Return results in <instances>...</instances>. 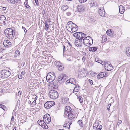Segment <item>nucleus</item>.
Wrapping results in <instances>:
<instances>
[{
    "label": "nucleus",
    "instance_id": "f257e3e1",
    "mask_svg": "<svg viewBox=\"0 0 130 130\" xmlns=\"http://www.w3.org/2000/svg\"><path fill=\"white\" fill-rule=\"evenodd\" d=\"M71 107L69 106H67L65 107V115L68 117L69 119L72 120L75 119V113L72 112Z\"/></svg>",
    "mask_w": 130,
    "mask_h": 130
},
{
    "label": "nucleus",
    "instance_id": "f03ea898",
    "mask_svg": "<svg viewBox=\"0 0 130 130\" xmlns=\"http://www.w3.org/2000/svg\"><path fill=\"white\" fill-rule=\"evenodd\" d=\"M66 27L68 31L71 32L76 31L78 29L77 26L71 21H69L67 24Z\"/></svg>",
    "mask_w": 130,
    "mask_h": 130
},
{
    "label": "nucleus",
    "instance_id": "7ed1b4c3",
    "mask_svg": "<svg viewBox=\"0 0 130 130\" xmlns=\"http://www.w3.org/2000/svg\"><path fill=\"white\" fill-rule=\"evenodd\" d=\"M14 30L11 28H9L6 29L4 31V32L8 38L9 39H12L14 37L15 35Z\"/></svg>",
    "mask_w": 130,
    "mask_h": 130
},
{
    "label": "nucleus",
    "instance_id": "20e7f679",
    "mask_svg": "<svg viewBox=\"0 0 130 130\" xmlns=\"http://www.w3.org/2000/svg\"><path fill=\"white\" fill-rule=\"evenodd\" d=\"M10 72L8 70H3L0 71V78L2 79L6 78L10 76Z\"/></svg>",
    "mask_w": 130,
    "mask_h": 130
},
{
    "label": "nucleus",
    "instance_id": "39448f33",
    "mask_svg": "<svg viewBox=\"0 0 130 130\" xmlns=\"http://www.w3.org/2000/svg\"><path fill=\"white\" fill-rule=\"evenodd\" d=\"M83 43L87 46H90L93 44V40L92 38L90 36H87L83 40Z\"/></svg>",
    "mask_w": 130,
    "mask_h": 130
},
{
    "label": "nucleus",
    "instance_id": "423d86ee",
    "mask_svg": "<svg viewBox=\"0 0 130 130\" xmlns=\"http://www.w3.org/2000/svg\"><path fill=\"white\" fill-rule=\"evenodd\" d=\"M56 77L55 74L53 72L48 73L46 77L47 81L49 83L52 82L55 79Z\"/></svg>",
    "mask_w": 130,
    "mask_h": 130
},
{
    "label": "nucleus",
    "instance_id": "0eeeda50",
    "mask_svg": "<svg viewBox=\"0 0 130 130\" xmlns=\"http://www.w3.org/2000/svg\"><path fill=\"white\" fill-rule=\"evenodd\" d=\"M49 95L51 98L56 99L58 96V94L57 91L54 90H50L49 92Z\"/></svg>",
    "mask_w": 130,
    "mask_h": 130
},
{
    "label": "nucleus",
    "instance_id": "6e6552de",
    "mask_svg": "<svg viewBox=\"0 0 130 130\" xmlns=\"http://www.w3.org/2000/svg\"><path fill=\"white\" fill-rule=\"evenodd\" d=\"M85 69L83 68V69H80L79 68V72L78 73V77L80 78H81L84 77H86L85 74Z\"/></svg>",
    "mask_w": 130,
    "mask_h": 130
},
{
    "label": "nucleus",
    "instance_id": "1a4fd4ad",
    "mask_svg": "<svg viewBox=\"0 0 130 130\" xmlns=\"http://www.w3.org/2000/svg\"><path fill=\"white\" fill-rule=\"evenodd\" d=\"M66 78V75L64 74H61L59 77L58 81L60 84L64 82Z\"/></svg>",
    "mask_w": 130,
    "mask_h": 130
},
{
    "label": "nucleus",
    "instance_id": "9d476101",
    "mask_svg": "<svg viewBox=\"0 0 130 130\" xmlns=\"http://www.w3.org/2000/svg\"><path fill=\"white\" fill-rule=\"evenodd\" d=\"M55 104L54 101H48L47 102L44 104V107L47 109L50 108L51 106H53Z\"/></svg>",
    "mask_w": 130,
    "mask_h": 130
},
{
    "label": "nucleus",
    "instance_id": "9b49d317",
    "mask_svg": "<svg viewBox=\"0 0 130 130\" xmlns=\"http://www.w3.org/2000/svg\"><path fill=\"white\" fill-rule=\"evenodd\" d=\"M43 120L44 121L47 123L49 124L51 122V119L50 115L48 114L45 115L43 117Z\"/></svg>",
    "mask_w": 130,
    "mask_h": 130
},
{
    "label": "nucleus",
    "instance_id": "f8f14e48",
    "mask_svg": "<svg viewBox=\"0 0 130 130\" xmlns=\"http://www.w3.org/2000/svg\"><path fill=\"white\" fill-rule=\"evenodd\" d=\"M83 43V41L80 38H78L76 40H75L74 44L77 47H80Z\"/></svg>",
    "mask_w": 130,
    "mask_h": 130
},
{
    "label": "nucleus",
    "instance_id": "ddd939ff",
    "mask_svg": "<svg viewBox=\"0 0 130 130\" xmlns=\"http://www.w3.org/2000/svg\"><path fill=\"white\" fill-rule=\"evenodd\" d=\"M6 21L5 17L3 15L0 16V23L2 24H6Z\"/></svg>",
    "mask_w": 130,
    "mask_h": 130
},
{
    "label": "nucleus",
    "instance_id": "4468645a",
    "mask_svg": "<svg viewBox=\"0 0 130 130\" xmlns=\"http://www.w3.org/2000/svg\"><path fill=\"white\" fill-rule=\"evenodd\" d=\"M11 43L10 41L7 40H5L3 42L4 46L7 48L10 47L11 46Z\"/></svg>",
    "mask_w": 130,
    "mask_h": 130
},
{
    "label": "nucleus",
    "instance_id": "2eb2a0df",
    "mask_svg": "<svg viewBox=\"0 0 130 130\" xmlns=\"http://www.w3.org/2000/svg\"><path fill=\"white\" fill-rule=\"evenodd\" d=\"M106 72H103L99 73L97 76L98 79H100L106 76Z\"/></svg>",
    "mask_w": 130,
    "mask_h": 130
},
{
    "label": "nucleus",
    "instance_id": "dca6fc26",
    "mask_svg": "<svg viewBox=\"0 0 130 130\" xmlns=\"http://www.w3.org/2000/svg\"><path fill=\"white\" fill-rule=\"evenodd\" d=\"M99 14L100 16L103 17L105 15V12L103 7H100L98 11Z\"/></svg>",
    "mask_w": 130,
    "mask_h": 130
},
{
    "label": "nucleus",
    "instance_id": "f3484780",
    "mask_svg": "<svg viewBox=\"0 0 130 130\" xmlns=\"http://www.w3.org/2000/svg\"><path fill=\"white\" fill-rule=\"evenodd\" d=\"M119 12L121 14L124 13L125 10V8L122 6L120 5L119 6Z\"/></svg>",
    "mask_w": 130,
    "mask_h": 130
},
{
    "label": "nucleus",
    "instance_id": "a211bd4d",
    "mask_svg": "<svg viewBox=\"0 0 130 130\" xmlns=\"http://www.w3.org/2000/svg\"><path fill=\"white\" fill-rule=\"evenodd\" d=\"M105 69L107 71H110L113 69V66H104Z\"/></svg>",
    "mask_w": 130,
    "mask_h": 130
},
{
    "label": "nucleus",
    "instance_id": "6ab92c4d",
    "mask_svg": "<svg viewBox=\"0 0 130 130\" xmlns=\"http://www.w3.org/2000/svg\"><path fill=\"white\" fill-rule=\"evenodd\" d=\"M80 34H79V36H80V39H81L82 40L83 39H83H85L86 38V37H87V36H86V35L84 33L80 32Z\"/></svg>",
    "mask_w": 130,
    "mask_h": 130
},
{
    "label": "nucleus",
    "instance_id": "aec40b11",
    "mask_svg": "<svg viewBox=\"0 0 130 130\" xmlns=\"http://www.w3.org/2000/svg\"><path fill=\"white\" fill-rule=\"evenodd\" d=\"M69 82H70V83L75 85L76 84V80L74 78H70L69 79Z\"/></svg>",
    "mask_w": 130,
    "mask_h": 130
},
{
    "label": "nucleus",
    "instance_id": "412c9836",
    "mask_svg": "<svg viewBox=\"0 0 130 130\" xmlns=\"http://www.w3.org/2000/svg\"><path fill=\"white\" fill-rule=\"evenodd\" d=\"M77 9L79 12H81L83 11L84 10V8L82 6L78 5L77 8Z\"/></svg>",
    "mask_w": 130,
    "mask_h": 130
},
{
    "label": "nucleus",
    "instance_id": "4be33fe9",
    "mask_svg": "<svg viewBox=\"0 0 130 130\" xmlns=\"http://www.w3.org/2000/svg\"><path fill=\"white\" fill-rule=\"evenodd\" d=\"M20 0H8V2L12 4H14L19 2Z\"/></svg>",
    "mask_w": 130,
    "mask_h": 130
},
{
    "label": "nucleus",
    "instance_id": "5701e85b",
    "mask_svg": "<svg viewBox=\"0 0 130 130\" xmlns=\"http://www.w3.org/2000/svg\"><path fill=\"white\" fill-rule=\"evenodd\" d=\"M80 33L79 32H77L74 33L73 34V35L75 37H76L77 38V39L78 38H80V36H79Z\"/></svg>",
    "mask_w": 130,
    "mask_h": 130
},
{
    "label": "nucleus",
    "instance_id": "b1692460",
    "mask_svg": "<svg viewBox=\"0 0 130 130\" xmlns=\"http://www.w3.org/2000/svg\"><path fill=\"white\" fill-rule=\"evenodd\" d=\"M97 48L95 47H89V50L90 51L95 52L97 50Z\"/></svg>",
    "mask_w": 130,
    "mask_h": 130
},
{
    "label": "nucleus",
    "instance_id": "393cba45",
    "mask_svg": "<svg viewBox=\"0 0 130 130\" xmlns=\"http://www.w3.org/2000/svg\"><path fill=\"white\" fill-rule=\"evenodd\" d=\"M57 68H58L59 70L60 71L63 70L64 68L63 66H57Z\"/></svg>",
    "mask_w": 130,
    "mask_h": 130
},
{
    "label": "nucleus",
    "instance_id": "a878e982",
    "mask_svg": "<svg viewBox=\"0 0 130 130\" xmlns=\"http://www.w3.org/2000/svg\"><path fill=\"white\" fill-rule=\"evenodd\" d=\"M68 8V6L66 5H63L61 7L62 10L63 11H65Z\"/></svg>",
    "mask_w": 130,
    "mask_h": 130
},
{
    "label": "nucleus",
    "instance_id": "bb28decb",
    "mask_svg": "<svg viewBox=\"0 0 130 130\" xmlns=\"http://www.w3.org/2000/svg\"><path fill=\"white\" fill-rule=\"evenodd\" d=\"M77 123L79 125L80 127H83V124L82 122V120H80L78 121Z\"/></svg>",
    "mask_w": 130,
    "mask_h": 130
},
{
    "label": "nucleus",
    "instance_id": "cd10ccee",
    "mask_svg": "<svg viewBox=\"0 0 130 130\" xmlns=\"http://www.w3.org/2000/svg\"><path fill=\"white\" fill-rule=\"evenodd\" d=\"M28 0H26L24 3V4L25 5V7L27 8H30V7L29 5L28 4Z\"/></svg>",
    "mask_w": 130,
    "mask_h": 130
},
{
    "label": "nucleus",
    "instance_id": "c85d7f7f",
    "mask_svg": "<svg viewBox=\"0 0 130 130\" xmlns=\"http://www.w3.org/2000/svg\"><path fill=\"white\" fill-rule=\"evenodd\" d=\"M126 52L127 56H130V48L126 49Z\"/></svg>",
    "mask_w": 130,
    "mask_h": 130
},
{
    "label": "nucleus",
    "instance_id": "c756f323",
    "mask_svg": "<svg viewBox=\"0 0 130 130\" xmlns=\"http://www.w3.org/2000/svg\"><path fill=\"white\" fill-rule=\"evenodd\" d=\"M45 27L46 28L45 30L46 31H47L48 30V29H49V26L48 24L47 23V21H45L44 22Z\"/></svg>",
    "mask_w": 130,
    "mask_h": 130
},
{
    "label": "nucleus",
    "instance_id": "7c9ffc66",
    "mask_svg": "<svg viewBox=\"0 0 130 130\" xmlns=\"http://www.w3.org/2000/svg\"><path fill=\"white\" fill-rule=\"evenodd\" d=\"M106 33L107 34L109 35L110 36H113V35L112 34V32L110 30H108L106 31Z\"/></svg>",
    "mask_w": 130,
    "mask_h": 130
},
{
    "label": "nucleus",
    "instance_id": "2f4dec72",
    "mask_svg": "<svg viewBox=\"0 0 130 130\" xmlns=\"http://www.w3.org/2000/svg\"><path fill=\"white\" fill-rule=\"evenodd\" d=\"M41 126L45 129H47L48 128V126L46 125V123H44L43 125H42Z\"/></svg>",
    "mask_w": 130,
    "mask_h": 130
},
{
    "label": "nucleus",
    "instance_id": "473e14b6",
    "mask_svg": "<svg viewBox=\"0 0 130 130\" xmlns=\"http://www.w3.org/2000/svg\"><path fill=\"white\" fill-rule=\"evenodd\" d=\"M91 4H92V5L93 6H99L97 4V3L95 1L92 2Z\"/></svg>",
    "mask_w": 130,
    "mask_h": 130
},
{
    "label": "nucleus",
    "instance_id": "72a5a7b5",
    "mask_svg": "<svg viewBox=\"0 0 130 130\" xmlns=\"http://www.w3.org/2000/svg\"><path fill=\"white\" fill-rule=\"evenodd\" d=\"M75 87L76 88V91L79 90H80V86H79L78 84H76L75 85Z\"/></svg>",
    "mask_w": 130,
    "mask_h": 130
},
{
    "label": "nucleus",
    "instance_id": "f704fd0d",
    "mask_svg": "<svg viewBox=\"0 0 130 130\" xmlns=\"http://www.w3.org/2000/svg\"><path fill=\"white\" fill-rule=\"evenodd\" d=\"M78 98L79 99L80 103H82L83 102V98L81 96H78Z\"/></svg>",
    "mask_w": 130,
    "mask_h": 130
},
{
    "label": "nucleus",
    "instance_id": "c9c22d12",
    "mask_svg": "<svg viewBox=\"0 0 130 130\" xmlns=\"http://www.w3.org/2000/svg\"><path fill=\"white\" fill-rule=\"evenodd\" d=\"M89 73L91 76L92 77H93L95 75V73L93 71H90L89 72Z\"/></svg>",
    "mask_w": 130,
    "mask_h": 130
},
{
    "label": "nucleus",
    "instance_id": "e433bc0d",
    "mask_svg": "<svg viewBox=\"0 0 130 130\" xmlns=\"http://www.w3.org/2000/svg\"><path fill=\"white\" fill-rule=\"evenodd\" d=\"M37 98L38 97L37 96H36L35 99V100L32 103V105H34L36 104L35 103L37 99Z\"/></svg>",
    "mask_w": 130,
    "mask_h": 130
},
{
    "label": "nucleus",
    "instance_id": "4c0bfd02",
    "mask_svg": "<svg viewBox=\"0 0 130 130\" xmlns=\"http://www.w3.org/2000/svg\"><path fill=\"white\" fill-rule=\"evenodd\" d=\"M97 62L99 63L100 64H101L102 65H105L106 64L105 63H104V62H103L102 61L100 60H99V61H98Z\"/></svg>",
    "mask_w": 130,
    "mask_h": 130
},
{
    "label": "nucleus",
    "instance_id": "58836bf2",
    "mask_svg": "<svg viewBox=\"0 0 130 130\" xmlns=\"http://www.w3.org/2000/svg\"><path fill=\"white\" fill-rule=\"evenodd\" d=\"M97 130H101L102 128V126L100 125L99 124L97 127Z\"/></svg>",
    "mask_w": 130,
    "mask_h": 130
},
{
    "label": "nucleus",
    "instance_id": "ea45409f",
    "mask_svg": "<svg viewBox=\"0 0 130 130\" xmlns=\"http://www.w3.org/2000/svg\"><path fill=\"white\" fill-rule=\"evenodd\" d=\"M55 65H59L61 64V63L59 61H56L54 63Z\"/></svg>",
    "mask_w": 130,
    "mask_h": 130
},
{
    "label": "nucleus",
    "instance_id": "a19ab883",
    "mask_svg": "<svg viewBox=\"0 0 130 130\" xmlns=\"http://www.w3.org/2000/svg\"><path fill=\"white\" fill-rule=\"evenodd\" d=\"M0 107L2 109L4 110H5V108H6V106L0 104Z\"/></svg>",
    "mask_w": 130,
    "mask_h": 130
},
{
    "label": "nucleus",
    "instance_id": "79ce46f5",
    "mask_svg": "<svg viewBox=\"0 0 130 130\" xmlns=\"http://www.w3.org/2000/svg\"><path fill=\"white\" fill-rule=\"evenodd\" d=\"M42 120H39L38 121L37 123L38 124L41 126V122H42Z\"/></svg>",
    "mask_w": 130,
    "mask_h": 130
},
{
    "label": "nucleus",
    "instance_id": "37998d69",
    "mask_svg": "<svg viewBox=\"0 0 130 130\" xmlns=\"http://www.w3.org/2000/svg\"><path fill=\"white\" fill-rule=\"evenodd\" d=\"M111 105L110 104H109L107 106V108L108 109V111H109L110 110V107Z\"/></svg>",
    "mask_w": 130,
    "mask_h": 130
},
{
    "label": "nucleus",
    "instance_id": "c03bdc74",
    "mask_svg": "<svg viewBox=\"0 0 130 130\" xmlns=\"http://www.w3.org/2000/svg\"><path fill=\"white\" fill-rule=\"evenodd\" d=\"M79 2L81 3H84L86 2L87 0H79Z\"/></svg>",
    "mask_w": 130,
    "mask_h": 130
},
{
    "label": "nucleus",
    "instance_id": "a18cd8bd",
    "mask_svg": "<svg viewBox=\"0 0 130 130\" xmlns=\"http://www.w3.org/2000/svg\"><path fill=\"white\" fill-rule=\"evenodd\" d=\"M22 28L23 29H24L25 33L26 34L27 32V30H26V29L23 26L22 27Z\"/></svg>",
    "mask_w": 130,
    "mask_h": 130
},
{
    "label": "nucleus",
    "instance_id": "49530a36",
    "mask_svg": "<svg viewBox=\"0 0 130 130\" xmlns=\"http://www.w3.org/2000/svg\"><path fill=\"white\" fill-rule=\"evenodd\" d=\"M69 100V99L68 98H64V100L63 101H64V102H65V101L66 102L68 101V100Z\"/></svg>",
    "mask_w": 130,
    "mask_h": 130
},
{
    "label": "nucleus",
    "instance_id": "de8ad7c7",
    "mask_svg": "<svg viewBox=\"0 0 130 130\" xmlns=\"http://www.w3.org/2000/svg\"><path fill=\"white\" fill-rule=\"evenodd\" d=\"M88 81L91 84V85H92L93 84V82L92 80L89 79Z\"/></svg>",
    "mask_w": 130,
    "mask_h": 130
},
{
    "label": "nucleus",
    "instance_id": "09e8293b",
    "mask_svg": "<svg viewBox=\"0 0 130 130\" xmlns=\"http://www.w3.org/2000/svg\"><path fill=\"white\" fill-rule=\"evenodd\" d=\"M15 53L17 55H19L20 54V52L19 51L17 50L15 51Z\"/></svg>",
    "mask_w": 130,
    "mask_h": 130
},
{
    "label": "nucleus",
    "instance_id": "8fccbe9b",
    "mask_svg": "<svg viewBox=\"0 0 130 130\" xmlns=\"http://www.w3.org/2000/svg\"><path fill=\"white\" fill-rule=\"evenodd\" d=\"M71 122H70H70H69V123H65L64 125V127H66V126H68L70 123H71Z\"/></svg>",
    "mask_w": 130,
    "mask_h": 130
},
{
    "label": "nucleus",
    "instance_id": "3c124183",
    "mask_svg": "<svg viewBox=\"0 0 130 130\" xmlns=\"http://www.w3.org/2000/svg\"><path fill=\"white\" fill-rule=\"evenodd\" d=\"M94 125H95V126L97 127L99 125V124L98 122H96L95 123Z\"/></svg>",
    "mask_w": 130,
    "mask_h": 130
},
{
    "label": "nucleus",
    "instance_id": "603ef678",
    "mask_svg": "<svg viewBox=\"0 0 130 130\" xmlns=\"http://www.w3.org/2000/svg\"><path fill=\"white\" fill-rule=\"evenodd\" d=\"M102 39L103 40H104V41H106V38H105V36H103L102 37Z\"/></svg>",
    "mask_w": 130,
    "mask_h": 130
},
{
    "label": "nucleus",
    "instance_id": "864d4df0",
    "mask_svg": "<svg viewBox=\"0 0 130 130\" xmlns=\"http://www.w3.org/2000/svg\"><path fill=\"white\" fill-rule=\"evenodd\" d=\"M76 87H74V89L73 91V93L75 92H78L77 91H76Z\"/></svg>",
    "mask_w": 130,
    "mask_h": 130
},
{
    "label": "nucleus",
    "instance_id": "5fc2aeb1",
    "mask_svg": "<svg viewBox=\"0 0 130 130\" xmlns=\"http://www.w3.org/2000/svg\"><path fill=\"white\" fill-rule=\"evenodd\" d=\"M18 78L20 79H21L22 78V76L21 75H19L18 76Z\"/></svg>",
    "mask_w": 130,
    "mask_h": 130
},
{
    "label": "nucleus",
    "instance_id": "6e6d98bb",
    "mask_svg": "<svg viewBox=\"0 0 130 130\" xmlns=\"http://www.w3.org/2000/svg\"><path fill=\"white\" fill-rule=\"evenodd\" d=\"M66 14L67 15L70 16L71 15V13L70 12H68Z\"/></svg>",
    "mask_w": 130,
    "mask_h": 130
},
{
    "label": "nucleus",
    "instance_id": "4d7b16f0",
    "mask_svg": "<svg viewBox=\"0 0 130 130\" xmlns=\"http://www.w3.org/2000/svg\"><path fill=\"white\" fill-rule=\"evenodd\" d=\"M46 123L45 122V121H44L43 120V121L42 120V122H41V124L42 125H43V124H44V123Z\"/></svg>",
    "mask_w": 130,
    "mask_h": 130
},
{
    "label": "nucleus",
    "instance_id": "13d9d810",
    "mask_svg": "<svg viewBox=\"0 0 130 130\" xmlns=\"http://www.w3.org/2000/svg\"><path fill=\"white\" fill-rule=\"evenodd\" d=\"M1 9H2L3 10H5L6 9V8L5 7H3L2 8H1Z\"/></svg>",
    "mask_w": 130,
    "mask_h": 130
},
{
    "label": "nucleus",
    "instance_id": "bf43d9fd",
    "mask_svg": "<svg viewBox=\"0 0 130 130\" xmlns=\"http://www.w3.org/2000/svg\"><path fill=\"white\" fill-rule=\"evenodd\" d=\"M63 52H64V51H65V46L64 45H63Z\"/></svg>",
    "mask_w": 130,
    "mask_h": 130
},
{
    "label": "nucleus",
    "instance_id": "052dcab7",
    "mask_svg": "<svg viewBox=\"0 0 130 130\" xmlns=\"http://www.w3.org/2000/svg\"><path fill=\"white\" fill-rule=\"evenodd\" d=\"M96 127H96V126H93V128L94 129H95V130H97V128Z\"/></svg>",
    "mask_w": 130,
    "mask_h": 130
},
{
    "label": "nucleus",
    "instance_id": "680f3d73",
    "mask_svg": "<svg viewBox=\"0 0 130 130\" xmlns=\"http://www.w3.org/2000/svg\"><path fill=\"white\" fill-rule=\"evenodd\" d=\"M14 118V116L13 115V116H12V118H11V121L13 120Z\"/></svg>",
    "mask_w": 130,
    "mask_h": 130
},
{
    "label": "nucleus",
    "instance_id": "e2e57ef3",
    "mask_svg": "<svg viewBox=\"0 0 130 130\" xmlns=\"http://www.w3.org/2000/svg\"><path fill=\"white\" fill-rule=\"evenodd\" d=\"M122 123V121L121 120H120L118 122V123H119V124H120L121 123Z\"/></svg>",
    "mask_w": 130,
    "mask_h": 130
},
{
    "label": "nucleus",
    "instance_id": "0e129e2a",
    "mask_svg": "<svg viewBox=\"0 0 130 130\" xmlns=\"http://www.w3.org/2000/svg\"><path fill=\"white\" fill-rule=\"evenodd\" d=\"M69 83H70V82H69V80H67L66 83V84H68Z\"/></svg>",
    "mask_w": 130,
    "mask_h": 130
},
{
    "label": "nucleus",
    "instance_id": "69168bd1",
    "mask_svg": "<svg viewBox=\"0 0 130 130\" xmlns=\"http://www.w3.org/2000/svg\"><path fill=\"white\" fill-rule=\"evenodd\" d=\"M38 0H35V3H36V4H37V2Z\"/></svg>",
    "mask_w": 130,
    "mask_h": 130
},
{
    "label": "nucleus",
    "instance_id": "338daca9",
    "mask_svg": "<svg viewBox=\"0 0 130 130\" xmlns=\"http://www.w3.org/2000/svg\"><path fill=\"white\" fill-rule=\"evenodd\" d=\"M85 58L84 57H83V58H82V60L83 61H85Z\"/></svg>",
    "mask_w": 130,
    "mask_h": 130
},
{
    "label": "nucleus",
    "instance_id": "774afa93",
    "mask_svg": "<svg viewBox=\"0 0 130 130\" xmlns=\"http://www.w3.org/2000/svg\"><path fill=\"white\" fill-rule=\"evenodd\" d=\"M99 61V60H98V59L96 58L95 60V62H97L98 61Z\"/></svg>",
    "mask_w": 130,
    "mask_h": 130
}]
</instances>
